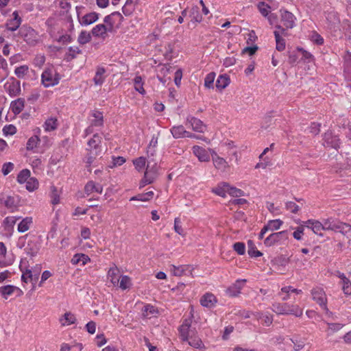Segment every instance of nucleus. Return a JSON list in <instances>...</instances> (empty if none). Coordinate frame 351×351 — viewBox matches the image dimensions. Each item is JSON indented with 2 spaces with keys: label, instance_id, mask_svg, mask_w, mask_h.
Wrapping results in <instances>:
<instances>
[{
  "label": "nucleus",
  "instance_id": "obj_1",
  "mask_svg": "<svg viewBox=\"0 0 351 351\" xmlns=\"http://www.w3.org/2000/svg\"><path fill=\"white\" fill-rule=\"evenodd\" d=\"M271 309L278 315H292L298 317H301L303 313V310L298 305L289 303L274 302Z\"/></svg>",
  "mask_w": 351,
  "mask_h": 351
},
{
  "label": "nucleus",
  "instance_id": "obj_2",
  "mask_svg": "<svg viewBox=\"0 0 351 351\" xmlns=\"http://www.w3.org/2000/svg\"><path fill=\"white\" fill-rule=\"evenodd\" d=\"M60 80V75L53 66L45 69L41 75V83L45 88L57 85Z\"/></svg>",
  "mask_w": 351,
  "mask_h": 351
},
{
  "label": "nucleus",
  "instance_id": "obj_3",
  "mask_svg": "<svg viewBox=\"0 0 351 351\" xmlns=\"http://www.w3.org/2000/svg\"><path fill=\"white\" fill-rule=\"evenodd\" d=\"M323 223L325 230H332L343 234L351 232V226L350 225L340 222L333 218L324 219Z\"/></svg>",
  "mask_w": 351,
  "mask_h": 351
},
{
  "label": "nucleus",
  "instance_id": "obj_4",
  "mask_svg": "<svg viewBox=\"0 0 351 351\" xmlns=\"http://www.w3.org/2000/svg\"><path fill=\"white\" fill-rule=\"evenodd\" d=\"M84 9V8L82 5L75 7L77 21L82 26L90 25L99 19V14L95 12L83 14Z\"/></svg>",
  "mask_w": 351,
  "mask_h": 351
},
{
  "label": "nucleus",
  "instance_id": "obj_5",
  "mask_svg": "<svg viewBox=\"0 0 351 351\" xmlns=\"http://www.w3.org/2000/svg\"><path fill=\"white\" fill-rule=\"evenodd\" d=\"M88 120L90 125L84 131L86 136L94 132V128H101L103 126V113L98 110H93L90 114Z\"/></svg>",
  "mask_w": 351,
  "mask_h": 351
},
{
  "label": "nucleus",
  "instance_id": "obj_6",
  "mask_svg": "<svg viewBox=\"0 0 351 351\" xmlns=\"http://www.w3.org/2000/svg\"><path fill=\"white\" fill-rule=\"evenodd\" d=\"M192 319H185L178 328L179 337L182 341H185L197 333L196 329L191 327Z\"/></svg>",
  "mask_w": 351,
  "mask_h": 351
},
{
  "label": "nucleus",
  "instance_id": "obj_7",
  "mask_svg": "<svg viewBox=\"0 0 351 351\" xmlns=\"http://www.w3.org/2000/svg\"><path fill=\"white\" fill-rule=\"evenodd\" d=\"M123 17L119 12H114L106 16L104 19V23L110 30V33L114 32L121 26Z\"/></svg>",
  "mask_w": 351,
  "mask_h": 351
},
{
  "label": "nucleus",
  "instance_id": "obj_8",
  "mask_svg": "<svg viewBox=\"0 0 351 351\" xmlns=\"http://www.w3.org/2000/svg\"><path fill=\"white\" fill-rule=\"evenodd\" d=\"M20 36L28 44L35 45L38 40V35L30 27L23 26L19 30Z\"/></svg>",
  "mask_w": 351,
  "mask_h": 351
},
{
  "label": "nucleus",
  "instance_id": "obj_9",
  "mask_svg": "<svg viewBox=\"0 0 351 351\" xmlns=\"http://www.w3.org/2000/svg\"><path fill=\"white\" fill-rule=\"evenodd\" d=\"M312 299L316 302L320 307L328 311L327 298L325 291L322 288L315 287L311 290Z\"/></svg>",
  "mask_w": 351,
  "mask_h": 351
},
{
  "label": "nucleus",
  "instance_id": "obj_10",
  "mask_svg": "<svg viewBox=\"0 0 351 351\" xmlns=\"http://www.w3.org/2000/svg\"><path fill=\"white\" fill-rule=\"evenodd\" d=\"M288 238V233L287 231H280L272 233L269 235L265 240L264 243L267 246H271L276 243H280L282 241L287 240Z\"/></svg>",
  "mask_w": 351,
  "mask_h": 351
},
{
  "label": "nucleus",
  "instance_id": "obj_11",
  "mask_svg": "<svg viewBox=\"0 0 351 351\" xmlns=\"http://www.w3.org/2000/svg\"><path fill=\"white\" fill-rule=\"evenodd\" d=\"M210 153L214 167L221 172H226L230 167L229 162L220 157L215 151L210 150Z\"/></svg>",
  "mask_w": 351,
  "mask_h": 351
},
{
  "label": "nucleus",
  "instance_id": "obj_12",
  "mask_svg": "<svg viewBox=\"0 0 351 351\" xmlns=\"http://www.w3.org/2000/svg\"><path fill=\"white\" fill-rule=\"evenodd\" d=\"M323 145L337 149L340 146V140L337 136L334 135L332 132L328 131L324 133L323 138Z\"/></svg>",
  "mask_w": 351,
  "mask_h": 351
},
{
  "label": "nucleus",
  "instance_id": "obj_13",
  "mask_svg": "<svg viewBox=\"0 0 351 351\" xmlns=\"http://www.w3.org/2000/svg\"><path fill=\"white\" fill-rule=\"evenodd\" d=\"M280 21L287 29H292L295 25L296 18L287 10H280Z\"/></svg>",
  "mask_w": 351,
  "mask_h": 351
},
{
  "label": "nucleus",
  "instance_id": "obj_14",
  "mask_svg": "<svg viewBox=\"0 0 351 351\" xmlns=\"http://www.w3.org/2000/svg\"><path fill=\"white\" fill-rule=\"evenodd\" d=\"M0 203L3 204L11 213H14L18 209L19 199L18 197L8 195L5 198L0 197Z\"/></svg>",
  "mask_w": 351,
  "mask_h": 351
},
{
  "label": "nucleus",
  "instance_id": "obj_15",
  "mask_svg": "<svg viewBox=\"0 0 351 351\" xmlns=\"http://www.w3.org/2000/svg\"><path fill=\"white\" fill-rule=\"evenodd\" d=\"M101 137L99 134H95L93 135V138H91L88 141L87 150L93 149L95 152V156H100L101 154V151H102L101 149Z\"/></svg>",
  "mask_w": 351,
  "mask_h": 351
},
{
  "label": "nucleus",
  "instance_id": "obj_16",
  "mask_svg": "<svg viewBox=\"0 0 351 351\" xmlns=\"http://www.w3.org/2000/svg\"><path fill=\"white\" fill-rule=\"evenodd\" d=\"M110 33L106 23L96 25L91 30V34L94 37L105 39L108 36V33Z\"/></svg>",
  "mask_w": 351,
  "mask_h": 351
},
{
  "label": "nucleus",
  "instance_id": "obj_17",
  "mask_svg": "<svg viewBox=\"0 0 351 351\" xmlns=\"http://www.w3.org/2000/svg\"><path fill=\"white\" fill-rule=\"evenodd\" d=\"M246 281L247 280L245 279H239L236 280V282L233 285H232L227 289V294L231 297H235L239 295V294L241 293V290L244 287Z\"/></svg>",
  "mask_w": 351,
  "mask_h": 351
},
{
  "label": "nucleus",
  "instance_id": "obj_18",
  "mask_svg": "<svg viewBox=\"0 0 351 351\" xmlns=\"http://www.w3.org/2000/svg\"><path fill=\"white\" fill-rule=\"evenodd\" d=\"M187 124L193 129V130L203 133L206 129V125L199 119L194 117H188L186 119Z\"/></svg>",
  "mask_w": 351,
  "mask_h": 351
},
{
  "label": "nucleus",
  "instance_id": "obj_19",
  "mask_svg": "<svg viewBox=\"0 0 351 351\" xmlns=\"http://www.w3.org/2000/svg\"><path fill=\"white\" fill-rule=\"evenodd\" d=\"M21 21V18L19 16L18 12L14 11L12 14L11 18L6 23L7 29L12 32L16 31L19 27Z\"/></svg>",
  "mask_w": 351,
  "mask_h": 351
},
{
  "label": "nucleus",
  "instance_id": "obj_20",
  "mask_svg": "<svg viewBox=\"0 0 351 351\" xmlns=\"http://www.w3.org/2000/svg\"><path fill=\"white\" fill-rule=\"evenodd\" d=\"M87 156L84 158L86 167L89 171H91L92 167H97L99 165L100 158H97L98 156H95V152L93 149L87 150Z\"/></svg>",
  "mask_w": 351,
  "mask_h": 351
},
{
  "label": "nucleus",
  "instance_id": "obj_21",
  "mask_svg": "<svg viewBox=\"0 0 351 351\" xmlns=\"http://www.w3.org/2000/svg\"><path fill=\"white\" fill-rule=\"evenodd\" d=\"M304 223L306 228L311 229L316 234L322 236V231L325 230L323 222L322 223L317 220L310 219L305 221Z\"/></svg>",
  "mask_w": 351,
  "mask_h": 351
},
{
  "label": "nucleus",
  "instance_id": "obj_22",
  "mask_svg": "<svg viewBox=\"0 0 351 351\" xmlns=\"http://www.w3.org/2000/svg\"><path fill=\"white\" fill-rule=\"evenodd\" d=\"M217 300L216 297L210 293H206L200 298V304L202 306L210 308L215 306Z\"/></svg>",
  "mask_w": 351,
  "mask_h": 351
},
{
  "label": "nucleus",
  "instance_id": "obj_23",
  "mask_svg": "<svg viewBox=\"0 0 351 351\" xmlns=\"http://www.w3.org/2000/svg\"><path fill=\"white\" fill-rule=\"evenodd\" d=\"M193 153L201 162H208L210 160V155L208 151L200 146H193Z\"/></svg>",
  "mask_w": 351,
  "mask_h": 351
},
{
  "label": "nucleus",
  "instance_id": "obj_24",
  "mask_svg": "<svg viewBox=\"0 0 351 351\" xmlns=\"http://www.w3.org/2000/svg\"><path fill=\"white\" fill-rule=\"evenodd\" d=\"M40 269H37L35 271H32L31 269H27L25 272L23 273L21 276V280L24 282H31L34 283L37 282L39 278Z\"/></svg>",
  "mask_w": 351,
  "mask_h": 351
},
{
  "label": "nucleus",
  "instance_id": "obj_25",
  "mask_svg": "<svg viewBox=\"0 0 351 351\" xmlns=\"http://www.w3.org/2000/svg\"><path fill=\"white\" fill-rule=\"evenodd\" d=\"M84 191L88 195L94 193L101 194L103 191V186L100 184H96L93 181H89L84 186Z\"/></svg>",
  "mask_w": 351,
  "mask_h": 351
},
{
  "label": "nucleus",
  "instance_id": "obj_26",
  "mask_svg": "<svg viewBox=\"0 0 351 351\" xmlns=\"http://www.w3.org/2000/svg\"><path fill=\"white\" fill-rule=\"evenodd\" d=\"M5 88L12 97L17 96L21 92L20 82L18 81L13 80L11 82H7L5 84Z\"/></svg>",
  "mask_w": 351,
  "mask_h": 351
},
{
  "label": "nucleus",
  "instance_id": "obj_27",
  "mask_svg": "<svg viewBox=\"0 0 351 351\" xmlns=\"http://www.w3.org/2000/svg\"><path fill=\"white\" fill-rule=\"evenodd\" d=\"M40 248V245L39 243L34 241H29L24 250L27 255L34 257L38 254Z\"/></svg>",
  "mask_w": 351,
  "mask_h": 351
},
{
  "label": "nucleus",
  "instance_id": "obj_28",
  "mask_svg": "<svg viewBox=\"0 0 351 351\" xmlns=\"http://www.w3.org/2000/svg\"><path fill=\"white\" fill-rule=\"evenodd\" d=\"M171 273L175 276H182L186 274V271L190 268L189 265L176 266L171 265L169 266Z\"/></svg>",
  "mask_w": 351,
  "mask_h": 351
},
{
  "label": "nucleus",
  "instance_id": "obj_29",
  "mask_svg": "<svg viewBox=\"0 0 351 351\" xmlns=\"http://www.w3.org/2000/svg\"><path fill=\"white\" fill-rule=\"evenodd\" d=\"M188 343V344L197 349H204V345L202 341V339L197 336V333L193 335L191 337H189V339L185 341Z\"/></svg>",
  "mask_w": 351,
  "mask_h": 351
},
{
  "label": "nucleus",
  "instance_id": "obj_30",
  "mask_svg": "<svg viewBox=\"0 0 351 351\" xmlns=\"http://www.w3.org/2000/svg\"><path fill=\"white\" fill-rule=\"evenodd\" d=\"M32 223V217H26L25 218L23 219L19 223L17 230L21 233L25 232L30 228Z\"/></svg>",
  "mask_w": 351,
  "mask_h": 351
},
{
  "label": "nucleus",
  "instance_id": "obj_31",
  "mask_svg": "<svg viewBox=\"0 0 351 351\" xmlns=\"http://www.w3.org/2000/svg\"><path fill=\"white\" fill-rule=\"evenodd\" d=\"M229 184L227 182L219 183L216 187L212 189V192L221 197H226L228 193Z\"/></svg>",
  "mask_w": 351,
  "mask_h": 351
},
{
  "label": "nucleus",
  "instance_id": "obj_32",
  "mask_svg": "<svg viewBox=\"0 0 351 351\" xmlns=\"http://www.w3.org/2000/svg\"><path fill=\"white\" fill-rule=\"evenodd\" d=\"M144 176H147V178L151 179L152 182H154L158 176V168L156 164H154L153 165H150L149 163L147 164Z\"/></svg>",
  "mask_w": 351,
  "mask_h": 351
},
{
  "label": "nucleus",
  "instance_id": "obj_33",
  "mask_svg": "<svg viewBox=\"0 0 351 351\" xmlns=\"http://www.w3.org/2000/svg\"><path fill=\"white\" fill-rule=\"evenodd\" d=\"M106 70L104 67H98L97 69L93 81L95 85H101L106 79Z\"/></svg>",
  "mask_w": 351,
  "mask_h": 351
},
{
  "label": "nucleus",
  "instance_id": "obj_34",
  "mask_svg": "<svg viewBox=\"0 0 351 351\" xmlns=\"http://www.w3.org/2000/svg\"><path fill=\"white\" fill-rule=\"evenodd\" d=\"M157 313L156 308L152 304H146L142 309V315L146 318L154 317Z\"/></svg>",
  "mask_w": 351,
  "mask_h": 351
},
{
  "label": "nucleus",
  "instance_id": "obj_35",
  "mask_svg": "<svg viewBox=\"0 0 351 351\" xmlns=\"http://www.w3.org/2000/svg\"><path fill=\"white\" fill-rule=\"evenodd\" d=\"M170 132L175 138H185L186 130L180 125L172 127Z\"/></svg>",
  "mask_w": 351,
  "mask_h": 351
},
{
  "label": "nucleus",
  "instance_id": "obj_36",
  "mask_svg": "<svg viewBox=\"0 0 351 351\" xmlns=\"http://www.w3.org/2000/svg\"><path fill=\"white\" fill-rule=\"evenodd\" d=\"M44 130L46 132H51L57 129L58 128V120L54 117H50L47 119L43 125Z\"/></svg>",
  "mask_w": 351,
  "mask_h": 351
},
{
  "label": "nucleus",
  "instance_id": "obj_37",
  "mask_svg": "<svg viewBox=\"0 0 351 351\" xmlns=\"http://www.w3.org/2000/svg\"><path fill=\"white\" fill-rule=\"evenodd\" d=\"M25 106V101L23 99H18L11 103V109L14 114L22 112Z\"/></svg>",
  "mask_w": 351,
  "mask_h": 351
},
{
  "label": "nucleus",
  "instance_id": "obj_38",
  "mask_svg": "<svg viewBox=\"0 0 351 351\" xmlns=\"http://www.w3.org/2000/svg\"><path fill=\"white\" fill-rule=\"evenodd\" d=\"M6 252L7 249L5 244L3 242H0V265L3 267L10 265L12 263V261L10 260H4Z\"/></svg>",
  "mask_w": 351,
  "mask_h": 351
},
{
  "label": "nucleus",
  "instance_id": "obj_39",
  "mask_svg": "<svg viewBox=\"0 0 351 351\" xmlns=\"http://www.w3.org/2000/svg\"><path fill=\"white\" fill-rule=\"evenodd\" d=\"M62 326H69L76 321L75 315L71 312L65 313L63 317L60 319Z\"/></svg>",
  "mask_w": 351,
  "mask_h": 351
},
{
  "label": "nucleus",
  "instance_id": "obj_40",
  "mask_svg": "<svg viewBox=\"0 0 351 351\" xmlns=\"http://www.w3.org/2000/svg\"><path fill=\"white\" fill-rule=\"evenodd\" d=\"M91 32L86 30L81 31L77 37V43L82 45L88 43L91 40Z\"/></svg>",
  "mask_w": 351,
  "mask_h": 351
},
{
  "label": "nucleus",
  "instance_id": "obj_41",
  "mask_svg": "<svg viewBox=\"0 0 351 351\" xmlns=\"http://www.w3.org/2000/svg\"><path fill=\"white\" fill-rule=\"evenodd\" d=\"M154 195V192L152 191H150L145 193H141V194H138L136 196L132 197L130 200V201L138 200V201H141V202H147L153 198Z\"/></svg>",
  "mask_w": 351,
  "mask_h": 351
},
{
  "label": "nucleus",
  "instance_id": "obj_42",
  "mask_svg": "<svg viewBox=\"0 0 351 351\" xmlns=\"http://www.w3.org/2000/svg\"><path fill=\"white\" fill-rule=\"evenodd\" d=\"M118 274L119 271L117 267L110 268L108 272V278L114 286L119 285Z\"/></svg>",
  "mask_w": 351,
  "mask_h": 351
},
{
  "label": "nucleus",
  "instance_id": "obj_43",
  "mask_svg": "<svg viewBox=\"0 0 351 351\" xmlns=\"http://www.w3.org/2000/svg\"><path fill=\"white\" fill-rule=\"evenodd\" d=\"M230 84V78L226 75H221L216 81V86L219 89H224Z\"/></svg>",
  "mask_w": 351,
  "mask_h": 351
},
{
  "label": "nucleus",
  "instance_id": "obj_44",
  "mask_svg": "<svg viewBox=\"0 0 351 351\" xmlns=\"http://www.w3.org/2000/svg\"><path fill=\"white\" fill-rule=\"evenodd\" d=\"M17 289L16 287L13 285H6L0 287V293L3 298L8 299L9 296L13 294V293Z\"/></svg>",
  "mask_w": 351,
  "mask_h": 351
},
{
  "label": "nucleus",
  "instance_id": "obj_45",
  "mask_svg": "<svg viewBox=\"0 0 351 351\" xmlns=\"http://www.w3.org/2000/svg\"><path fill=\"white\" fill-rule=\"evenodd\" d=\"M29 178H31V172L29 169H24L19 173L16 180L19 184H24Z\"/></svg>",
  "mask_w": 351,
  "mask_h": 351
},
{
  "label": "nucleus",
  "instance_id": "obj_46",
  "mask_svg": "<svg viewBox=\"0 0 351 351\" xmlns=\"http://www.w3.org/2000/svg\"><path fill=\"white\" fill-rule=\"evenodd\" d=\"M118 286L122 290L130 289L132 286L131 278L128 276H121L120 279L119 278Z\"/></svg>",
  "mask_w": 351,
  "mask_h": 351
},
{
  "label": "nucleus",
  "instance_id": "obj_47",
  "mask_svg": "<svg viewBox=\"0 0 351 351\" xmlns=\"http://www.w3.org/2000/svg\"><path fill=\"white\" fill-rule=\"evenodd\" d=\"M25 183V188L29 192H32L38 188V181L34 177H31V178H29V180Z\"/></svg>",
  "mask_w": 351,
  "mask_h": 351
},
{
  "label": "nucleus",
  "instance_id": "obj_48",
  "mask_svg": "<svg viewBox=\"0 0 351 351\" xmlns=\"http://www.w3.org/2000/svg\"><path fill=\"white\" fill-rule=\"evenodd\" d=\"M29 73V67L27 65L18 66L14 70V74L21 79H23Z\"/></svg>",
  "mask_w": 351,
  "mask_h": 351
},
{
  "label": "nucleus",
  "instance_id": "obj_49",
  "mask_svg": "<svg viewBox=\"0 0 351 351\" xmlns=\"http://www.w3.org/2000/svg\"><path fill=\"white\" fill-rule=\"evenodd\" d=\"M190 17L191 18V21L193 23L202 21V17L199 12V8L197 6L192 8Z\"/></svg>",
  "mask_w": 351,
  "mask_h": 351
},
{
  "label": "nucleus",
  "instance_id": "obj_50",
  "mask_svg": "<svg viewBox=\"0 0 351 351\" xmlns=\"http://www.w3.org/2000/svg\"><path fill=\"white\" fill-rule=\"evenodd\" d=\"M88 261L90 258L84 254H76L72 259L73 264L82 263V265H86Z\"/></svg>",
  "mask_w": 351,
  "mask_h": 351
},
{
  "label": "nucleus",
  "instance_id": "obj_51",
  "mask_svg": "<svg viewBox=\"0 0 351 351\" xmlns=\"http://www.w3.org/2000/svg\"><path fill=\"white\" fill-rule=\"evenodd\" d=\"M134 88L139 93L144 95L145 93V90L143 88V82L142 77L141 76H136L134 79Z\"/></svg>",
  "mask_w": 351,
  "mask_h": 351
},
{
  "label": "nucleus",
  "instance_id": "obj_52",
  "mask_svg": "<svg viewBox=\"0 0 351 351\" xmlns=\"http://www.w3.org/2000/svg\"><path fill=\"white\" fill-rule=\"evenodd\" d=\"M133 164L134 165L135 169L138 171H141L145 167L146 165V158L143 156L138 157L134 160H133Z\"/></svg>",
  "mask_w": 351,
  "mask_h": 351
},
{
  "label": "nucleus",
  "instance_id": "obj_53",
  "mask_svg": "<svg viewBox=\"0 0 351 351\" xmlns=\"http://www.w3.org/2000/svg\"><path fill=\"white\" fill-rule=\"evenodd\" d=\"M40 141V139L39 137H37V136H31L27 142L26 149L27 150H33L38 146Z\"/></svg>",
  "mask_w": 351,
  "mask_h": 351
},
{
  "label": "nucleus",
  "instance_id": "obj_54",
  "mask_svg": "<svg viewBox=\"0 0 351 351\" xmlns=\"http://www.w3.org/2000/svg\"><path fill=\"white\" fill-rule=\"evenodd\" d=\"M134 10V5L132 4V0H127L125 5L122 8L123 13L126 16H130Z\"/></svg>",
  "mask_w": 351,
  "mask_h": 351
},
{
  "label": "nucleus",
  "instance_id": "obj_55",
  "mask_svg": "<svg viewBox=\"0 0 351 351\" xmlns=\"http://www.w3.org/2000/svg\"><path fill=\"white\" fill-rule=\"evenodd\" d=\"M282 223L283 222L280 219L270 220L267 223V228L271 231L276 230L280 228Z\"/></svg>",
  "mask_w": 351,
  "mask_h": 351
},
{
  "label": "nucleus",
  "instance_id": "obj_56",
  "mask_svg": "<svg viewBox=\"0 0 351 351\" xmlns=\"http://www.w3.org/2000/svg\"><path fill=\"white\" fill-rule=\"evenodd\" d=\"M248 245H249L248 254L251 257H258L262 255V253L256 249V247L254 246L252 241H249Z\"/></svg>",
  "mask_w": 351,
  "mask_h": 351
},
{
  "label": "nucleus",
  "instance_id": "obj_57",
  "mask_svg": "<svg viewBox=\"0 0 351 351\" xmlns=\"http://www.w3.org/2000/svg\"><path fill=\"white\" fill-rule=\"evenodd\" d=\"M215 78V73L213 72L209 73L206 75L204 79V86L206 88H211L213 86V82Z\"/></svg>",
  "mask_w": 351,
  "mask_h": 351
},
{
  "label": "nucleus",
  "instance_id": "obj_58",
  "mask_svg": "<svg viewBox=\"0 0 351 351\" xmlns=\"http://www.w3.org/2000/svg\"><path fill=\"white\" fill-rule=\"evenodd\" d=\"M276 49L279 51H282L285 49V40L283 38H280L278 33H276Z\"/></svg>",
  "mask_w": 351,
  "mask_h": 351
},
{
  "label": "nucleus",
  "instance_id": "obj_59",
  "mask_svg": "<svg viewBox=\"0 0 351 351\" xmlns=\"http://www.w3.org/2000/svg\"><path fill=\"white\" fill-rule=\"evenodd\" d=\"M301 289H295L291 286H287L281 288L280 291L279 292L278 295H281L282 293H294L296 294H300L302 293Z\"/></svg>",
  "mask_w": 351,
  "mask_h": 351
},
{
  "label": "nucleus",
  "instance_id": "obj_60",
  "mask_svg": "<svg viewBox=\"0 0 351 351\" xmlns=\"http://www.w3.org/2000/svg\"><path fill=\"white\" fill-rule=\"evenodd\" d=\"M258 8L261 14L264 16H267L269 13L270 6L265 2H260L258 4Z\"/></svg>",
  "mask_w": 351,
  "mask_h": 351
},
{
  "label": "nucleus",
  "instance_id": "obj_61",
  "mask_svg": "<svg viewBox=\"0 0 351 351\" xmlns=\"http://www.w3.org/2000/svg\"><path fill=\"white\" fill-rule=\"evenodd\" d=\"M298 51L302 53V59L306 61L308 63L313 62L314 58L311 53L304 50L303 49H298Z\"/></svg>",
  "mask_w": 351,
  "mask_h": 351
},
{
  "label": "nucleus",
  "instance_id": "obj_62",
  "mask_svg": "<svg viewBox=\"0 0 351 351\" xmlns=\"http://www.w3.org/2000/svg\"><path fill=\"white\" fill-rule=\"evenodd\" d=\"M233 249L239 255H243L245 252V245L242 242H237L233 245Z\"/></svg>",
  "mask_w": 351,
  "mask_h": 351
},
{
  "label": "nucleus",
  "instance_id": "obj_63",
  "mask_svg": "<svg viewBox=\"0 0 351 351\" xmlns=\"http://www.w3.org/2000/svg\"><path fill=\"white\" fill-rule=\"evenodd\" d=\"M21 219V217H7L3 221V223L7 227L13 228L18 219Z\"/></svg>",
  "mask_w": 351,
  "mask_h": 351
},
{
  "label": "nucleus",
  "instance_id": "obj_64",
  "mask_svg": "<svg viewBox=\"0 0 351 351\" xmlns=\"http://www.w3.org/2000/svg\"><path fill=\"white\" fill-rule=\"evenodd\" d=\"M343 293L347 295H351V282L348 278L341 282Z\"/></svg>",
  "mask_w": 351,
  "mask_h": 351
}]
</instances>
